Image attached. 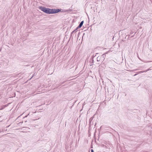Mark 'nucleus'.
<instances>
[{"label": "nucleus", "mask_w": 152, "mask_h": 152, "mask_svg": "<svg viewBox=\"0 0 152 152\" xmlns=\"http://www.w3.org/2000/svg\"><path fill=\"white\" fill-rule=\"evenodd\" d=\"M71 77H69L68 78V79L67 80L64 81L63 82H62L61 83H60L59 84V86H61V85H62L64 83H65L67 81H69V80H71V79H69L70 78H71Z\"/></svg>", "instance_id": "obj_2"}, {"label": "nucleus", "mask_w": 152, "mask_h": 152, "mask_svg": "<svg viewBox=\"0 0 152 152\" xmlns=\"http://www.w3.org/2000/svg\"><path fill=\"white\" fill-rule=\"evenodd\" d=\"M133 33V32H132V33L131 32L130 34H132Z\"/></svg>", "instance_id": "obj_17"}, {"label": "nucleus", "mask_w": 152, "mask_h": 152, "mask_svg": "<svg viewBox=\"0 0 152 152\" xmlns=\"http://www.w3.org/2000/svg\"><path fill=\"white\" fill-rule=\"evenodd\" d=\"M77 29H76L75 30H76H76H77Z\"/></svg>", "instance_id": "obj_19"}, {"label": "nucleus", "mask_w": 152, "mask_h": 152, "mask_svg": "<svg viewBox=\"0 0 152 152\" xmlns=\"http://www.w3.org/2000/svg\"><path fill=\"white\" fill-rule=\"evenodd\" d=\"M127 36H126V37H125V38H127Z\"/></svg>", "instance_id": "obj_15"}, {"label": "nucleus", "mask_w": 152, "mask_h": 152, "mask_svg": "<svg viewBox=\"0 0 152 152\" xmlns=\"http://www.w3.org/2000/svg\"><path fill=\"white\" fill-rule=\"evenodd\" d=\"M76 30H74L71 33V37L72 36V34H73L75 32H76Z\"/></svg>", "instance_id": "obj_6"}, {"label": "nucleus", "mask_w": 152, "mask_h": 152, "mask_svg": "<svg viewBox=\"0 0 152 152\" xmlns=\"http://www.w3.org/2000/svg\"><path fill=\"white\" fill-rule=\"evenodd\" d=\"M27 122V121H25V123H26V122Z\"/></svg>", "instance_id": "obj_18"}, {"label": "nucleus", "mask_w": 152, "mask_h": 152, "mask_svg": "<svg viewBox=\"0 0 152 152\" xmlns=\"http://www.w3.org/2000/svg\"><path fill=\"white\" fill-rule=\"evenodd\" d=\"M27 115H26L25 117H23V118H25L26 117H27Z\"/></svg>", "instance_id": "obj_12"}, {"label": "nucleus", "mask_w": 152, "mask_h": 152, "mask_svg": "<svg viewBox=\"0 0 152 152\" xmlns=\"http://www.w3.org/2000/svg\"><path fill=\"white\" fill-rule=\"evenodd\" d=\"M99 60V58H98V57L97 58V61H100V60Z\"/></svg>", "instance_id": "obj_11"}, {"label": "nucleus", "mask_w": 152, "mask_h": 152, "mask_svg": "<svg viewBox=\"0 0 152 152\" xmlns=\"http://www.w3.org/2000/svg\"><path fill=\"white\" fill-rule=\"evenodd\" d=\"M23 123V121L22 122H20V123H19V124H20V123Z\"/></svg>", "instance_id": "obj_13"}, {"label": "nucleus", "mask_w": 152, "mask_h": 152, "mask_svg": "<svg viewBox=\"0 0 152 152\" xmlns=\"http://www.w3.org/2000/svg\"><path fill=\"white\" fill-rule=\"evenodd\" d=\"M106 56V55L105 54H104L103 55H102V56L101 57V58L102 59H104V58Z\"/></svg>", "instance_id": "obj_5"}, {"label": "nucleus", "mask_w": 152, "mask_h": 152, "mask_svg": "<svg viewBox=\"0 0 152 152\" xmlns=\"http://www.w3.org/2000/svg\"><path fill=\"white\" fill-rule=\"evenodd\" d=\"M91 152H94V151L93 149H92L91 150Z\"/></svg>", "instance_id": "obj_10"}, {"label": "nucleus", "mask_w": 152, "mask_h": 152, "mask_svg": "<svg viewBox=\"0 0 152 152\" xmlns=\"http://www.w3.org/2000/svg\"><path fill=\"white\" fill-rule=\"evenodd\" d=\"M93 119V117H92L91 118L89 119V123H91Z\"/></svg>", "instance_id": "obj_7"}, {"label": "nucleus", "mask_w": 152, "mask_h": 152, "mask_svg": "<svg viewBox=\"0 0 152 152\" xmlns=\"http://www.w3.org/2000/svg\"><path fill=\"white\" fill-rule=\"evenodd\" d=\"M80 27H79V26H78L76 28V29H78L79 28H80Z\"/></svg>", "instance_id": "obj_9"}, {"label": "nucleus", "mask_w": 152, "mask_h": 152, "mask_svg": "<svg viewBox=\"0 0 152 152\" xmlns=\"http://www.w3.org/2000/svg\"><path fill=\"white\" fill-rule=\"evenodd\" d=\"M72 11V10H66L65 11L69 12H71Z\"/></svg>", "instance_id": "obj_8"}, {"label": "nucleus", "mask_w": 152, "mask_h": 152, "mask_svg": "<svg viewBox=\"0 0 152 152\" xmlns=\"http://www.w3.org/2000/svg\"><path fill=\"white\" fill-rule=\"evenodd\" d=\"M136 75V74H135V75H134V76H135Z\"/></svg>", "instance_id": "obj_20"}, {"label": "nucleus", "mask_w": 152, "mask_h": 152, "mask_svg": "<svg viewBox=\"0 0 152 152\" xmlns=\"http://www.w3.org/2000/svg\"><path fill=\"white\" fill-rule=\"evenodd\" d=\"M39 9L43 12L47 14H55L61 12V9H53L49 8H46L44 7H39Z\"/></svg>", "instance_id": "obj_1"}, {"label": "nucleus", "mask_w": 152, "mask_h": 152, "mask_svg": "<svg viewBox=\"0 0 152 152\" xmlns=\"http://www.w3.org/2000/svg\"><path fill=\"white\" fill-rule=\"evenodd\" d=\"M8 105V104L5 105H2L1 106V109L0 110H2L3 109H4V108H5L6 107H7Z\"/></svg>", "instance_id": "obj_3"}, {"label": "nucleus", "mask_w": 152, "mask_h": 152, "mask_svg": "<svg viewBox=\"0 0 152 152\" xmlns=\"http://www.w3.org/2000/svg\"><path fill=\"white\" fill-rule=\"evenodd\" d=\"M143 72V71H141L140 72V73H142L143 72Z\"/></svg>", "instance_id": "obj_14"}, {"label": "nucleus", "mask_w": 152, "mask_h": 152, "mask_svg": "<svg viewBox=\"0 0 152 152\" xmlns=\"http://www.w3.org/2000/svg\"><path fill=\"white\" fill-rule=\"evenodd\" d=\"M84 23V21H82L80 23L79 25V27H80V28L82 26H83V23Z\"/></svg>", "instance_id": "obj_4"}, {"label": "nucleus", "mask_w": 152, "mask_h": 152, "mask_svg": "<svg viewBox=\"0 0 152 152\" xmlns=\"http://www.w3.org/2000/svg\"><path fill=\"white\" fill-rule=\"evenodd\" d=\"M127 36H126V37H125V38H127Z\"/></svg>", "instance_id": "obj_16"}]
</instances>
